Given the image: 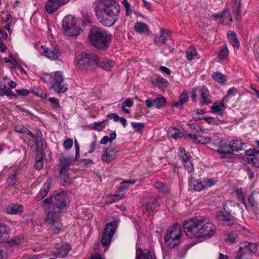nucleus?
<instances>
[{"label": "nucleus", "mask_w": 259, "mask_h": 259, "mask_svg": "<svg viewBox=\"0 0 259 259\" xmlns=\"http://www.w3.org/2000/svg\"><path fill=\"white\" fill-rule=\"evenodd\" d=\"M94 7L97 19L103 26H112L118 20L120 8L115 0H98Z\"/></svg>", "instance_id": "f257e3e1"}, {"label": "nucleus", "mask_w": 259, "mask_h": 259, "mask_svg": "<svg viewBox=\"0 0 259 259\" xmlns=\"http://www.w3.org/2000/svg\"><path fill=\"white\" fill-rule=\"evenodd\" d=\"M183 228L186 235L190 238H209L215 234L217 230L211 220L204 216L196 217L185 221Z\"/></svg>", "instance_id": "f03ea898"}, {"label": "nucleus", "mask_w": 259, "mask_h": 259, "mask_svg": "<svg viewBox=\"0 0 259 259\" xmlns=\"http://www.w3.org/2000/svg\"><path fill=\"white\" fill-rule=\"evenodd\" d=\"M112 36L103 29L93 26L90 30L89 38L91 44L101 51L106 50L110 45Z\"/></svg>", "instance_id": "7ed1b4c3"}, {"label": "nucleus", "mask_w": 259, "mask_h": 259, "mask_svg": "<svg viewBox=\"0 0 259 259\" xmlns=\"http://www.w3.org/2000/svg\"><path fill=\"white\" fill-rule=\"evenodd\" d=\"M81 20L71 15L66 16L63 20L62 29L64 33L71 37L77 36L82 32Z\"/></svg>", "instance_id": "20e7f679"}, {"label": "nucleus", "mask_w": 259, "mask_h": 259, "mask_svg": "<svg viewBox=\"0 0 259 259\" xmlns=\"http://www.w3.org/2000/svg\"><path fill=\"white\" fill-rule=\"evenodd\" d=\"M99 63L98 56L93 54L82 53L78 55L75 60V67L77 70H88Z\"/></svg>", "instance_id": "39448f33"}, {"label": "nucleus", "mask_w": 259, "mask_h": 259, "mask_svg": "<svg viewBox=\"0 0 259 259\" xmlns=\"http://www.w3.org/2000/svg\"><path fill=\"white\" fill-rule=\"evenodd\" d=\"M182 234V230L180 224H176L169 227L164 238L166 245L170 248L177 246L180 243Z\"/></svg>", "instance_id": "423d86ee"}, {"label": "nucleus", "mask_w": 259, "mask_h": 259, "mask_svg": "<svg viewBox=\"0 0 259 259\" xmlns=\"http://www.w3.org/2000/svg\"><path fill=\"white\" fill-rule=\"evenodd\" d=\"M67 193L63 191L56 194L54 199L49 197L45 199L42 202L44 206L46 208L48 205H52L54 207V209L63 211L67 205Z\"/></svg>", "instance_id": "0eeeda50"}, {"label": "nucleus", "mask_w": 259, "mask_h": 259, "mask_svg": "<svg viewBox=\"0 0 259 259\" xmlns=\"http://www.w3.org/2000/svg\"><path fill=\"white\" fill-rule=\"evenodd\" d=\"M223 206L224 207V209L226 212V214H225L224 212L222 211H219L217 212L216 217L220 221H222L224 224L227 226L230 225L234 223V220L232 217L231 215V210L230 209V206H237L238 207H240V205L236 203L235 201L228 200L223 203Z\"/></svg>", "instance_id": "6e6552de"}, {"label": "nucleus", "mask_w": 259, "mask_h": 259, "mask_svg": "<svg viewBox=\"0 0 259 259\" xmlns=\"http://www.w3.org/2000/svg\"><path fill=\"white\" fill-rule=\"evenodd\" d=\"M51 88L58 94L67 92V84L64 82V76L62 71H57L53 74Z\"/></svg>", "instance_id": "1a4fd4ad"}, {"label": "nucleus", "mask_w": 259, "mask_h": 259, "mask_svg": "<svg viewBox=\"0 0 259 259\" xmlns=\"http://www.w3.org/2000/svg\"><path fill=\"white\" fill-rule=\"evenodd\" d=\"M62 212V211L53 209L49 211L48 213L46 221L53 226L54 234H58L61 230L62 225L61 223L60 218L61 213Z\"/></svg>", "instance_id": "9d476101"}, {"label": "nucleus", "mask_w": 259, "mask_h": 259, "mask_svg": "<svg viewBox=\"0 0 259 259\" xmlns=\"http://www.w3.org/2000/svg\"><path fill=\"white\" fill-rule=\"evenodd\" d=\"M116 222L115 221L106 224L101 239V243L103 246L107 247L110 244L111 238L116 231Z\"/></svg>", "instance_id": "9b49d317"}, {"label": "nucleus", "mask_w": 259, "mask_h": 259, "mask_svg": "<svg viewBox=\"0 0 259 259\" xmlns=\"http://www.w3.org/2000/svg\"><path fill=\"white\" fill-rule=\"evenodd\" d=\"M41 48L43 50L42 54L50 60H57L61 56V53L60 48L57 46L52 48L42 46Z\"/></svg>", "instance_id": "f8f14e48"}, {"label": "nucleus", "mask_w": 259, "mask_h": 259, "mask_svg": "<svg viewBox=\"0 0 259 259\" xmlns=\"http://www.w3.org/2000/svg\"><path fill=\"white\" fill-rule=\"evenodd\" d=\"M69 0H48L45 9L49 14H52L56 11L61 6L68 3Z\"/></svg>", "instance_id": "ddd939ff"}, {"label": "nucleus", "mask_w": 259, "mask_h": 259, "mask_svg": "<svg viewBox=\"0 0 259 259\" xmlns=\"http://www.w3.org/2000/svg\"><path fill=\"white\" fill-rule=\"evenodd\" d=\"M256 251L257 246L255 243L244 242L241 243L239 250L237 252H240L241 255L243 257H248L249 253H255Z\"/></svg>", "instance_id": "4468645a"}, {"label": "nucleus", "mask_w": 259, "mask_h": 259, "mask_svg": "<svg viewBox=\"0 0 259 259\" xmlns=\"http://www.w3.org/2000/svg\"><path fill=\"white\" fill-rule=\"evenodd\" d=\"M145 102L147 108H151L155 107L158 109L165 106L166 103L165 98L160 95H158L154 100H152L151 98H148L146 100Z\"/></svg>", "instance_id": "2eb2a0df"}, {"label": "nucleus", "mask_w": 259, "mask_h": 259, "mask_svg": "<svg viewBox=\"0 0 259 259\" xmlns=\"http://www.w3.org/2000/svg\"><path fill=\"white\" fill-rule=\"evenodd\" d=\"M215 20L220 19L221 23L225 24H230L232 21L229 10H224L223 12L212 15Z\"/></svg>", "instance_id": "dca6fc26"}, {"label": "nucleus", "mask_w": 259, "mask_h": 259, "mask_svg": "<svg viewBox=\"0 0 259 259\" xmlns=\"http://www.w3.org/2000/svg\"><path fill=\"white\" fill-rule=\"evenodd\" d=\"M117 152L118 150L115 148H107L103 152L101 159L104 162L109 163L116 158Z\"/></svg>", "instance_id": "f3484780"}, {"label": "nucleus", "mask_w": 259, "mask_h": 259, "mask_svg": "<svg viewBox=\"0 0 259 259\" xmlns=\"http://www.w3.org/2000/svg\"><path fill=\"white\" fill-rule=\"evenodd\" d=\"M199 101L202 106L207 105L211 103L209 97V92L205 87H202L199 91Z\"/></svg>", "instance_id": "a211bd4d"}, {"label": "nucleus", "mask_w": 259, "mask_h": 259, "mask_svg": "<svg viewBox=\"0 0 259 259\" xmlns=\"http://www.w3.org/2000/svg\"><path fill=\"white\" fill-rule=\"evenodd\" d=\"M171 36V32L168 30H164L162 28L160 29V32L159 36H156L153 41L156 45L161 44H165L166 39Z\"/></svg>", "instance_id": "6ab92c4d"}, {"label": "nucleus", "mask_w": 259, "mask_h": 259, "mask_svg": "<svg viewBox=\"0 0 259 259\" xmlns=\"http://www.w3.org/2000/svg\"><path fill=\"white\" fill-rule=\"evenodd\" d=\"M11 231V228L7 225L0 223V243L7 241Z\"/></svg>", "instance_id": "aec40b11"}, {"label": "nucleus", "mask_w": 259, "mask_h": 259, "mask_svg": "<svg viewBox=\"0 0 259 259\" xmlns=\"http://www.w3.org/2000/svg\"><path fill=\"white\" fill-rule=\"evenodd\" d=\"M157 200L158 199L156 197H151L146 203L143 205V209L147 212L153 211L158 206Z\"/></svg>", "instance_id": "412c9836"}, {"label": "nucleus", "mask_w": 259, "mask_h": 259, "mask_svg": "<svg viewBox=\"0 0 259 259\" xmlns=\"http://www.w3.org/2000/svg\"><path fill=\"white\" fill-rule=\"evenodd\" d=\"M229 145L232 152H238L243 150L245 143L241 140H233L230 142Z\"/></svg>", "instance_id": "4be33fe9"}, {"label": "nucleus", "mask_w": 259, "mask_h": 259, "mask_svg": "<svg viewBox=\"0 0 259 259\" xmlns=\"http://www.w3.org/2000/svg\"><path fill=\"white\" fill-rule=\"evenodd\" d=\"M51 184V180H48L44 184L40 191L36 196L37 200H40L48 194Z\"/></svg>", "instance_id": "5701e85b"}, {"label": "nucleus", "mask_w": 259, "mask_h": 259, "mask_svg": "<svg viewBox=\"0 0 259 259\" xmlns=\"http://www.w3.org/2000/svg\"><path fill=\"white\" fill-rule=\"evenodd\" d=\"M58 179L60 183L66 186L70 184L72 182V179L68 174V170H65L62 172L61 170H59Z\"/></svg>", "instance_id": "b1692460"}, {"label": "nucleus", "mask_w": 259, "mask_h": 259, "mask_svg": "<svg viewBox=\"0 0 259 259\" xmlns=\"http://www.w3.org/2000/svg\"><path fill=\"white\" fill-rule=\"evenodd\" d=\"M71 249V247L68 243H65L62 244L61 247L59 248L57 252L54 255L56 257H65L66 256L69 251Z\"/></svg>", "instance_id": "393cba45"}, {"label": "nucleus", "mask_w": 259, "mask_h": 259, "mask_svg": "<svg viewBox=\"0 0 259 259\" xmlns=\"http://www.w3.org/2000/svg\"><path fill=\"white\" fill-rule=\"evenodd\" d=\"M59 161L61 165V168L59 170H61L62 172L65 170H68L69 166L72 160L69 158L62 156L59 158Z\"/></svg>", "instance_id": "a878e982"}, {"label": "nucleus", "mask_w": 259, "mask_h": 259, "mask_svg": "<svg viewBox=\"0 0 259 259\" xmlns=\"http://www.w3.org/2000/svg\"><path fill=\"white\" fill-rule=\"evenodd\" d=\"M203 181H199L194 179L193 178H190L189 180V185L195 190L197 191H200L202 190H204Z\"/></svg>", "instance_id": "bb28decb"}, {"label": "nucleus", "mask_w": 259, "mask_h": 259, "mask_svg": "<svg viewBox=\"0 0 259 259\" xmlns=\"http://www.w3.org/2000/svg\"><path fill=\"white\" fill-rule=\"evenodd\" d=\"M115 64V62L113 60L106 59L103 61L99 60V63L97 65L105 70H109L114 66Z\"/></svg>", "instance_id": "cd10ccee"}, {"label": "nucleus", "mask_w": 259, "mask_h": 259, "mask_svg": "<svg viewBox=\"0 0 259 259\" xmlns=\"http://www.w3.org/2000/svg\"><path fill=\"white\" fill-rule=\"evenodd\" d=\"M6 210L8 213L16 214L22 211L23 206L21 204H12L7 207Z\"/></svg>", "instance_id": "c85d7f7f"}, {"label": "nucleus", "mask_w": 259, "mask_h": 259, "mask_svg": "<svg viewBox=\"0 0 259 259\" xmlns=\"http://www.w3.org/2000/svg\"><path fill=\"white\" fill-rule=\"evenodd\" d=\"M227 37L234 48H238L239 47L240 43L234 32L229 31L227 32Z\"/></svg>", "instance_id": "c756f323"}, {"label": "nucleus", "mask_w": 259, "mask_h": 259, "mask_svg": "<svg viewBox=\"0 0 259 259\" xmlns=\"http://www.w3.org/2000/svg\"><path fill=\"white\" fill-rule=\"evenodd\" d=\"M167 135L170 138L177 139L182 137L183 134L179 129L170 127L168 130Z\"/></svg>", "instance_id": "7c9ffc66"}, {"label": "nucleus", "mask_w": 259, "mask_h": 259, "mask_svg": "<svg viewBox=\"0 0 259 259\" xmlns=\"http://www.w3.org/2000/svg\"><path fill=\"white\" fill-rule=\"evenodd\" d=\"M233 15H235L236 20L239 19L241 11V1L234 0V4L232 8Z\"/></svg>", "instance_id": "2f4dec72"}, {"label": "nucleus", "mask_w": 259, "mask_h": 259, "mask_svg": "<svg viewBox=\"0 0 259 259\" xmlns=\"http://www.w3.org/2000/svg\"><path fill=\"white\" fill-rule=\"evenodd\" d=\"M226 109V107L224 104V100H223L220 104H214L211 107L212 112L217 113L219 115H222Z\"/></svg>", "instance_id": "473e14b6"}, {"label": "nucleus", "mask_w": 259, "mask_h": 259, "mask_svg": "<svg viewBox=\"0 0 259 259\" xmlns=\"http://www.w3.org/2000/svg\"><path fill=\"white\" fill-rule=\"evenodd\" d=\"M136 259H154L153 253L148 251L146 253H143L141 249H137Z\"/></svg>", "instance_id": "72a5a7b5"}, {"label": "nucleus", "mask_w": 259, "mask_h": 259, "mask_svg": "<svg viewBox=\"0 0 259 259\" xmlns=\"http://www.w3.org/2000/svg\"><path fill=\"white\" fill-rule=\"evenodd\" d=\"M188 100V96L187 93L183 92L179 97V100L178 102H175L172 103L174 107L181 108L182 105L187 102Z\"/></svg>", "instance_id": "f704fd0d"}, {"label": "nucleus", "mask_w": 259, "mask_h": 259, "mask_svg": "<svg viewBox=\"0 0 259 259\" xmlns=\"http://www.w3.org/2000/svg\"><path fill=\"white\" fill-rule=\"evenodd\" d=\"M152 83L157 85L159 88H166L168 85V81L161 76H158L155 80L152 81Z\"/></svg>", "instance_id": "c9c22d12"}, {"label": "nucleus", "mask_w": 259, "mask_h": 259, "mask_svg": "<svg viewBox=\"0 0 259 259\" xmlns=\"http://www.w3.org/2000/svg\"><path fill=\"white\" fill-rule=\"evenodd\" d=\"M212 78L218 82L224 84L226 81V77L220 72H215L212 75Z\"/></svg>", "instance_id": "e433bc0d"}, {"label": "nucleus", "mask_w": 259, "mask_h": 259, "mask_svg": "<svg viewBox=\"0 0 259 259\" xmlns=\"http://www.w3.org/2000/svg\"><path fill=\"white\" fill-rule=\"evenodd\" d=\"M135 29L137 32L140 33H147L149 30L146 24L140 22L136 23Z\"/></svg>", "instance_id": "4c0bfd02"}, {"label": "nucleus", "mask_w": 259, "mask_h": 259, "mask_svg": "<svg viewBox=\"0 0 259 259\" xmlns=\"http://www.w3.org/2000/svg\"><path fill=\"white\" fill-rule=\"evenodd\" d=\"M178 156L183 163L185 162V161H189L191 158V156L190 155H188L185 150L182 147H180L179 149Z\"/></svg>", "instance_id": "58836bf2"}, {"label": "nucleus", "mask_w": 259, "mask_h": 259, "mask_svg": "<svg viewBox=\"0 0 259 259\" xmlns=\"http://www.w3.org/2000/svg\"><path fill=\"white\" fill-rule=\"evenodd\" d=\"M229 54V50L227 48V45H224L221 49L218 57L220 60H226Z\"/></svg>", "instance_id": "ea45409f"}, {"label": "nucleus", "mask_w": 259, "mask_h": 259, "mask_svg": "<svg viewBox=\"0 0 259 259\" xmlns=\"http://www.w3.org/2000/svg\"><path fill=\"white\" fill-rule=\"evenodd\" d=\"M186 58L189 60H192L197 55L196 48L193 46H190L186 51Z\"/></svg>", "instance_id": "a19ab883"}, {"label": "nucleus", "mask_w": 259, "mask_h": 259, "mask_svg": "<svg viewBox=\"0 0 259 259\" xmlns=\"http://www.w3.org/2000/svg\"><path fill=\"white\" fill-rule=\"evenodd\" d=\"M137 182L136 179L127 180L122 181L120 184V186L118 189L119 192H121L124 190L127 189L129 187V185H134Z\"/></svg>", "instance_id": "79ce46f5"}, {"label": "nucleus", "mask_w": 259, "mask_h": 259, "mask_svg": "<svg viewBox=\"0 0 259 259\" xmlns=\"http://www.w3.org/2000/svg\"><path fill=\"white\" fill-rule=\"evenodd\" d=\"M155 187L158 189L159 191L163 193H167L169 191V189L168 187L164 185L161 182H156L154 184Z\"/></svg>", "instance_id": "37998d69"}, {"label": "nucleus", "mask_w": 259, "mask_h": 259, "mask_svg": "<svg viewBox=\"0 0 259 259\" xmlns=\"http://www.w3.org/2000/svg\"><path fill=\"white\" fill-rule=\"evenodd\" d=\"M217 152L221 154H231L233 153L229 145L228 147L221 146L220 148L217 150Z\"/></svg>", "instance_id": "c03bdc74"}, {"label": "nucleus", "mask_w": 259, "mask_h": 259, "mask_svg": "<svg viewBox=\"0 0 259 259\" xmlns=\"http://www.w3.org/2000/svg\"><path fill=\"white\" fill-rule=\"evenodd\" d=\"M204 111L202 109H197L195 113L193 114V119L195 121H199L203 119L204 117L200 115L204 114Z\"/></svg>", "instance_id": "a18cd8bd"}, {"label": "nucleus", "mask_w": 259, "mask_h": 259, "mask_svg": "<svg viewBox=\"0 0 259 259\" xmlns=\"http://www.w3.org/2000/svg\"><path fill=\"white\" fill-rule=\"evenodd\" d=\"M131 124L132 127L135 129L136 132L138 133H141L145 127L144 124L142 122H132Z\"/></svg>", "instance_id": "49530a36"}, {"label": "nucleus", "mask_w": 259, "mask_h": 259, "mask_svg": "<svg viewBox=\"0 0 259 259\" xmlns=\"http://www.w3.org/2000/svg\"><path fill=\"white\" fill-rule=\"evenodd\" d=\"M108 124V121L107 120H104L101 122H96L94 123V128L98 131H102L105 126L106 125Z\"/></svg>", "instance_id": "de8ad7c7"}, {"label": "nucleus", "mask_w": 259, "mask_h": 259, "mask_svg": "<svg viewBox=\"0 0 259 259\" xmlns=\"http://www.w3.org/2000/svg\"><path fill=\"white\" fill-rule=\"evenodd\" d=\"M44 165V161H43V156H36V162L34 164V167L37 169H40Z\"/></svg>", "instance_id": "09e8293b"}, {"label": "nucleus", "mask_w": 259, "mask_h": 259, "mask_svg": "<svg viewBox=\"0 0 259 259\" xmlns=\"http://www.w3.org/2000/svg\"><path fill=\"white\" fill-rule=\"evenodd\" d=\"M216 181L213 178L207 179L203 181L204 189L214 185Z\"/></svg>", "instance_id": "8fccbe9b"}, {"label": "nucleus", "mask_w": 259, "mask_h": 259, "mask_svg": "<svg viewBox=\"0 0 259 259\" xmlns=\"http://www.w3.org/2000/svg\"><path fill=\"white\" fill-rule=\"evenodd\" d=\"M32 92L37 96L40 97L41 98H47V94L44 93L43 91L38 88H34Z\"/></svg>", "instance_id": "3c124183"}, {"label": "nucleus", "mask_w": 259, "mask_h": 259, "mask_svg": "<svg viewBox=\"0 0 259 259\" xmlns=\"http://www.w3.org/2000/svg\"><path fill=\"white\" fill-rule=\"evenodd\" d=\"M16 172V171H15L13 175L10 176L8 178L7 183L9 186H13L16 183L17 181Z\"/></svg>", "instance_id": "603ef678"}, {"label": "nucleus", "mask_w": 259, "mask_h": 259, "mask_svg": "<svg viewBox=\"0 0 259 259\" xmlns=\"http://www.w3.org/2000/svg\"><path fill=\"white\" fill-rule=\"evenodd\" d=\"M48 101L51 103L53 108L58 109L60 108V103L58 99L50 97L48 99Z\"/></svg>", "instance_id": "864d4df0"}, {"label": "nucleus", "mask_w": 259, "mask_h": 259, "mask_svg": "<svg viewBox=\"0 0 259 259\" xmlns=\"http://www.w3.org/2000/svg\"><path fill=\"white\" fill-rule=\"evenodd\" d=\"M22 239L23 238L20 237H14L9 241L8 243L12 246L17 245L21 243Z\"/></svg>", "instance_id": "5fc2aeb1"}, {"label": "nucleus", "mask_w": 259, "mask_h": 259, "mask_svg": "<svg viewBox=\"0 0 259 259\" xmlns=\"http://www.w3.org/2000/svg\"><path fill=\"white\" fill-rule=\"evenodd\" d=\"M235 193L238 197V199L241 200L243 204H246L245 200L242 192V189L241 188L238 189L236 190Z\"/></svg>", "instance_id": "6e6d98bb"}, {"label": "nucleus", "mask_w": 259, "mask_h": 259, "mask_svg": "<svg viewBox=\"0 0 259 259\" xmlns=\"http://www.w3.org/2000/svg\"><path fill=\"white\" fill-rule=\"evenodd\" d=\"M185 167V168L187 170L188 172H191L194 170V166L191 162V159L189 161H185L183 163Z\"/></svg>", "instance_id": "4d7b16f0"}, {"label": "nucleus", "mask_w": 259, "mask_h": 259, "mask_svg": "<svg viewBox=\"0 0 259 259\" xmlns=\"http://www.w3.org/2000/svg\"><path fill=\"white\" fill-rule=\"evenodd\" d=\"M187 125L189 126V127L193 131H194L195 132L199 133L201 132L202 133H204L205 130L203 128H202L200 126L197 125V127L195 126V125L193 123H188Z\"/></svg>", "instance_id": "13d9d810"}, {"label": "nucleus", "mask_w": 259, "mask_h": 259, "mask_svg": "<svg viewBox=\"0 0 259 259\" xmlns=\"http://www.w3.org/2000/svg\"><path fill=\"white\" fill-rule=\"evenodd\" d=\"M199 141H198V144H208L210 143L211 141V139L209 137H204L202 136H200V137L199 138Z\"/></svg>", "instance_id": "bf43d9fd"}, {"label": "nucleus", "mask_w": 259, "mask_h": 259, "mask_svg": "<svg viewBox=\"0 0 259 259\" xmlns=\"http://www.w3.org/2000/svg\"><path fill=\"white\" fill-rule=\"evenodd\" d=\"M41 78L43 80V81L48 83H51L52 82V78H53V74L51 75L49 73H45L42 74L41 76Z\"/></svg>", "instance_id": "052dcab7"}, {"label": "nucleus", "mask_w": 259, "mask_h": 259, "mask_svg": "<svg viewBox=\"0 0 259 259\" xmlns=\"http://www.w3.org/2000/svg\"><path fill=\"white\" fill-rule=\"evenodd\" d=\"M27 127L21 124H17L14 126L15 132L20 134H25Z\"/></svg>", "instance_id": "680f3d73"}, {"label": "nucleus", "mask_w": 259, "mask_h": 259, "mask_svg": "<svg viewBox=\"0 0 259 259\" xmlns=\"http://www.w3.org/2000/svg\"><path fill=\"white\" fill-rule=\"evenodd\" d=\"M237 236L236 234L229 235L225 239L226 242L228 244H231L235 242Z\"/></svg>", "instance_id": "e2e57ef3"}, {"label": "nucleus", "mask_w": 259, "mask_h": 259, "mask_svg": "<svg viewBox=\"0 0 259 259\" xmlns=\"http://www.w3.org/2000/svg\"><path fill=\"white\" fill-rule=\"evenodd\" d=\"M122 4L126 10V15L129 16L132 13L130 4L127 1V0H124L122 2Z\"/></svg>", "instance_id": "0e129e2a"}, {"label": "nucleus", "mask_w": 259, "mask_h": 259, "mask_svg": "<svg viewBox=\"0 0 259 259\" xmlns=\"http://www.w3.org/2000/svg\"><path fill=\"white\" fill-rule=\"evenodd\" d=\"M16 91L17 94L15 95V96H15V97H16L17 96H28L30 93V91L25 90V89L16 90Z\"/></svg>", "instance_id": "69168bd1"}, {"label": "nucleus", "mask_w": 259, "mask_h": 259, "mask_svg": "<svg viewBox=\"0 0 259 259\" xmlns=\"http://www.w3.org/2000/svg\"><path fill=\"white\" fill-rule=\"evenodd\" d=\"M73 141L71 139H67L64 141L63 146L65 149L69 150L73 146Z\"/></svg>", "instance_id": "338daca9"}, {"label": "nucleus", "mask_w": 259, "mask_h": 259, "mask_svg": "<svg viewBox=\"0 0 259 259\" xmlns=\"http://www.w3.org/2000/svg\"><path fill=\"white\" fill-rule=\"evenodd\" d=\"M259 154V151L253 148L250 149L246 151V155L248 156H257Z\"/></svg>", "instance_id": "774afa93"}]
</instances>
